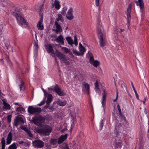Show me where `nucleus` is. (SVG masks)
I'll use <instances>...</instances> for the list:
<instances>
[{"label": "nucleus", "mask_w": 149, "mask_h": 149, "mask_svg": "<svg viewBox=\"0 0 149 149\" xmlns=\"http://www.w3.org/2000/svg\"><path fill=\"white\" fill-rule=\"evenodd\" d=\"M13 14L15 17L17 23L20 26L24 28L27 27L28 26V22L23 17L15 12H13Z\"/></svg>", "instance_id": "obj_1"}, {"label": "nucleus", "mask_w": 149, "mask_h": 149, "mask_svg": "<svg viewBox=\"0 0 149 149\" xmlns=\"http://www.w3.org/2000/svg\"><path fill=\"white\" fill-rule=\"evenodd\" d=\"M54 41L61 43L62 45H64V38L63 37L61 34L59 35L58 37L54 40Z\"/></svg>", "instance_id": "obj_17"}, {"label": "nucleus", "mask_w": 149, "mask_h": 149, "mask_svg": "<svg viewBox=\"0 0 149 149\" xmlns=\"http://www.w3.org/2000/svg\"><path fill=\"white\" fill-rule=\"evenodd\" d=\"M18 143L20 144H22V143H24V141H18Z\"/></svg>", "instance_id": "obj_63"}, {"label": "nucleus", "mask_w": 149, "mask_h": 149, "mask_svg": "<svg viewBox=\"0 0 149 149\" xmlns=\"http://www.w3.org/2000/svg\"><path fill=\"white\" fill-rule=\"evenodd\" d=\"M118 92L117 91L116 97L115 99L113 100V102H115V101H116L118 99Z\"/></svg>", "instance_id": "obj_55"}, {"label": "nucleus", "mask_w": 149, "mask_h": 149, "mask_svg": "<svg viewBox=\"0 0 149 149\" xmlns=\"http://www.w3.org/2000/svg\"><path fill=\"white\" fill-rule=\"evenodd\" d=\"M100 0H95V5L98 7L99 6Z\"/></svg>", "instance_id": "obj_50"}, {"label": "nucleus", "mask_w": 149, "mask_h": 149, "mask_svg": "<svg viewBox=\"0 0 149 149\" xmlns=\"http://www.w3.org/2000/svg\"><path fill=\"white\" fill-rule=\"evenodd\" d=\"M61 49L64 51V52L66 54L68 53L69 54L72 56H73L72 53L68 48L65 47H62Z\"/></svg>", "instance_id": "obj_23"}, {"label": "nucleus", "mask_w": 149, "mask_h": 149, "mask_svg": "<svg viewBox=\"0 0 149 149\" xmlns=\"http://www.w3.org/2000/svg\"><path fill=\"white\" fill-rule=\"evenodd\" d=\"M97 32L99 33V31L101 30V29L102 28L103 29V32L104 31V29L103 26L101 25V22L99 19H98L97 21Z\"/></svg>", "instance_id": "obj_25"}, {"label": "nucleus", "mask_w": 149, "mask_h": 149, "mask_svg": "<svg viewBox=\"0 0 149 149\" xmlns=\"http://www.w3.org/2000/svg\"><path fill=\"white\" fill-rule=\"evenodd\" d=\"M83 86L86 89V91L88 93H89V85L87 83L84 81L83 82Z\"/></svg>", "instance_id": "obj_22"}, {"label": "nucleus", "mask_w": 149, "mask_h": 149, "mask_svg": "<svg viewBox=\"0 0 149 149\" xmlns=\"http://www.w3.org/2000/svg\"><path fill=\"white\" fill-rule=\"evenodd\" d=\"M3 28H2V29H0V33L1 34L3 32Z\"/></svg>", "instance_id": "obj_61"}, {"label": "nucleus", "mask_w": 149, "mask_h": 149, "mask_svg": "<svg viewBox=\"0 0 149 149\" xmlns=\"http://www.w3.org/2000/svg\"><path fill=\"white\" fill-rule=\"evenodd\" d=\"M73 10V8H70L67 13L66 17L69 20H71L74 18V16L72 14Z\"/></svg>", "instance_id": "obj_12"}, {"label": "nucleus", "mask_w": 149, "mask_h": 149, "mask_svg": "<svg viewBox=\"0 0 149 149\" xmlns=\"http://www.w3.org/2000/svg\"><path fill=\"white\" fill-rule=\"evenodd\" d=\"M45 122V117L40 115L35 116L33 118L32 121V122L38 126L41 125L42 124L44 123Z\"/></svg>", "instance_id": "obj_2"}, {"label": "nucleus", "mask_w": 149, "mask_h": 149, "mask_svg": "<svg viewBox=\"0 0 149 149\" xmlns=\"http://www.w3.org/2000/svg\"><path fill=\"white\" fill-rule=\"evenodd\" d=\"M80 52H81L80 53H81V55L83 56L84 54V53L86 51V49L83 46L80 47L79 48Z\"/></svg>", "instance_id": "obj_37"}, {"label": "nucleus", "mask_w": 149, "mask_h": 149, "mask_svg": "<svg viewBox=\"0 0 149 149\" xmlns=\"http://www.w3.org/2000/svg\"><path fill=\"white\" fill-rule=\"evenodd\" d=\"M95 86V92L97 93H99L100 94V89L98 85V81L97 80H96L95 83L94 84Z\"/></svg>", "instance_id": "obj_24"}, {"label": "nucleus", "mask_w": 149, "mask_h": 149, "mask_svg": "<svg viewBox=\"0 0 149 149\" xmlns=\"http://www.w3.org/2000/svg\"><path fill=\"white\" fill-rule=\"evenodd\" d=\"M52 131V128L49 126H46L40 130V133L44 136L49 135Z\"/></svg>", "instance_id": "obj_8"}, {"label": "nucleus", "mask_w": 149, "mask_h": 149, "mask_svg": "<svg viewBox=\"0 0 149 149\" xmlns=\"http://www.w3.org/2000/svg\"><path fill=\"white\" fill-rule=\"evenodd\" d=\"M43 16L40 19L38 22H40V23H42L43 21Z\"/></svg>", "instance_id": "obj_59"}, {"label": "nucleus", "mask_w": 149, "mask_h": 149, "mask_svg": "<svg viewBox=\"0 0 149 149\" xmlns=\"http://www.w3.org/2000/svg\"><path fill=\"white\" fill-rule=\"evenodd\" d=\"M45 96L47 97L46 103H47V104H49L52 100L53 97L52 95L50 94H48L47 95H45Z\"/></svg>", "instance_id": "obj_21"}, {"label": "nucleus", "mask_w": 149, "mask_h": 149, "mask_svg": "<svg viewBox=\"0 0 149 149\" xmlns=\"http://www.w3.org/2000/svg\"><path fill=\"white\" fill-rule=\"evenodd\" d=\"M45 119H46L48 120H50L52 119V116H51L49 115L48 114H46L45 116Z\"/></svg>", "instance_id": "obj_42"}, {"label": "nucleus", "mask_w": 149, "mask_h": 149, "mask_svg": "<svg viewBox=\"0 0 149 149\" xmlns=\"http://www.w3.org/2000/svg\"><path fill=\"white\" fill-rule=\"evenodd\" d=\"M28 135L31 138H33L34 137V136L31 133V131H30L29 132L27 133Z\"/></svg>", "instance_id": "obj_46"}, {"label": "nucleus", "mask_w": 149, "mask_h": 149, "mask_svg": "<svg viewBox=\"0 0 149 149\" xmlns=\"http://www.w3.org/2000/svg\"><path fill=\"white\" fill-rule=\"evenodd\" d=\"M12 140V134L10 132L9 133L7 138L6 144L8 145L10 144Z\"/></svg>", "instance_id": "obj_20"}, {"label": "nucleus", "mask_w": 149, "mask_h": 149, "mask_svg": "<svg viewBox=\"0 0 149 149\" xmlns=\"http://www.w3.org/2000/svg\"><path fill=\"white\" fill-rule=\"evenodd\" d=\"M46 99V97H45L37 105L39 106H41L43 105L45 103V100Z\"/></svg>", "instance_id": "obj_43"}, {"label": "nucleus", "mask_w": 149, "mask_h": 149, "mask_svg": "<svg viewBox=\"0 0 149 149\" xmlns=\"http://www.w3.org/2000/svg\"><path fill=\"white\" fill-rule=\"evenodd\" d=\"M18 145L17 144V145L16 146L15 143L14 142L8 147V149H16Z\"/></svg>", "instance_id": "obj_28"}, {"label": "nucleus", "mask_w": 149, "mask_h": 149, "mask_svg": "<svg viewBox=\"0 0 149 149\" xmlns=\"http://www.w3.org/2000/svg\"><path fill=\"white\" fill-rule=\"evenodd\" d=\"M28 111L30 114L39 113L41 112V109L40 107H34L33 106H29L28 108Z\"/></svg>", "instance_id": "obj_7"}, {"label": "nucleus", "mask_w": 149, "mask_h": 149, "mask_svg": "<svg viewBox=\"0 0 149 149\" xmlns=\"http://www.w3.org/2000/svg\"><path fill=\"white\" fill-rule=\"evenodd\" d=\"M73 53L75 54L78 56H79L81 55V53H80V52H79L76 49H73Z\"/></svg>", "instance_id": "obj_41"}, {"label": "nucleus", "mask_w": 149, "mask_h": 149, "mask_svg": "<svg viewBox=\"0 0 149 149\" xmlns=\"http://www.w3.org/2000/svg\"><path fill=\"white\" fill-rule=\"evenodd\" d=\"M49 104H47V103H46V105L44 106V108L45 109L48 108L49 107Z\"/></svg>", "instance_id": "obj_57"}, {"label": "nucleus", "mask_w": 149, "mask_h": 149, "mask_svg": "<svg viewBox=\"0 0 149 149\" xmlns=\"http://www.w3.org/2000/svg\"><path fill=\"white\" fill-rule=\"evenodd\" d=\"M117 108L118 110L119 111V114L121 115V113H122V112H121V110L120 105H117Z\"/></svg>", "instance_id": "obj_47"}, {"label": "nucleus", "mask_w": 149, "mask_h": 149, "mask_svg": "<svg viewBox=\"0 0 149 149\" xmlns=\"http://www.w3.org/2000/svg\"><path fill=\"white\" fill-rule=\"evenodd\" d=\"M123 144L122 142L117 141L114 144L115 149H120L122 146Z\"/></svg>", "instance_id": "obj_19"}, {"label": "nucleus", "mask_w": 149, "mask_h": 149, "mask_svg": "<svg viewBox=\"0 0 149 149\" xmlns=\"http://www.w3.org/2000/svg\"><path fill=\"white\" fill-rule=\"evenodd\" d=\"M23 145L25 146H27L28 145V143L26 142H24Z\"/></svg>", "instance_id": "obj_64"}, {"label": "nucleus", "mask_w": 149, "mask_h": 149, "mask_svg": "<svg viewBox=\"0 0 149 149\" xmlns=\"http://www.w3.org/2000/svg\"><path fill=\"white\" fill-rule=\"evenodd\" d=\"M49 142L51 144L55 145L57 142V140L56 139L51 138L49 141Z\"/></svg>", "instance_id": "obj_35"}, {"label": "nucleus", "mask_w": 149, "mask_h": 149, "mask_svg": "<svg viewBox=\"0 0 149 149\" xmlns=\"http://www.w3.org/2000/svg\"><path fill=\"white\" fill-rule=\"evenodd\" d=\"M66 39L69 44L71 45L74 44V42L70 37H68L66 38Z\"/></svg>", "instance_id": "obj_27"}, {"label": "nucleus", "mask_w": 149, "mask_h": 149, "mask_svg": "<svg viewBox=\"0 0 149 149\" xmlns=\"http://www.w3.org/2000/svg\"><path fill=\"white\" fill-rule=\"evenodd\" d=\"M55 54L56 56L58 57L63 62L65 63V65H69L70 62L67 60L66 58L65 57V56L64 55L61 53L57 49L56 50Z\"/></svg>", "instance_id": "obj_5"}, {"label": "nucleus", "mask_w": 149, "mask_h": 149, "mask_svg": "<svg viewBox=\"0 0 149 149\" xmlns=\"http://www.w3.org/2000/svg\"><path fill=\"white\" fill-rule=\"evenodd\" d=\"M58 17L56 19V21H55L54 22V24L56 29L54 30L57 34H58L59 32H61L62 31L61 26L57 22L60 20L61 22H63L64 21L61 14H58Z\"/></svg>", "instance_id": "obj_3"}, {"label": "nucleus", "mask_w": 149, "mask_h": 149, "mask_svg": "<svg viewBox=\"0 0 149 149\" xmlns=\"http://www.w3.org/2000/svg\"><path fill=\"white\" fill-rule=\"evenodd\" d=\"M119 116L120 117L121 119L122 120H124L125 122H126L127 120L125 117L121 113V114H119Z\"/></svg>", "instance_id": "obj_45"}, {"label": "nucleus", "mask_w": 149, "mask_h": 149, "mask_svg": "<svg viewBox=\"0 0 149 149\" xmlns=\"http://www.w3.org/2000/svg\"><path fill=\"white\" fill-rule=\"evenodd\" d=\"M146 98H147V97H145L144 98V100H143L141 101V102H143V104H145V102L146 101Z\"/></svg>", "instance_id": "obj_58"}, {"label": "nucleus", "mask_w": 149, "mask_h": 149, "mask_svg": "<svg viewBox=\"0 0 149 149\" xmlns=\"http://www.w3.org/2000/svg\"><path fill=\"white\" fill-rule=\"evenodd\" d=\"M19 88L20 91H21L22 90H23L24 88V83L22 80L21 81V84L19 85Z\"/></svg>", "instance_id": "obj_39"}, {"label": "nucleus", "mask_w": 149, "mask_h": 149, "mask_svg": "<svg viewBox=\"0 0 149 149\" xmlns=\"http://www.w3.org/2000/svg\"><path fill=\"white\" fill-rule=\"evenodd\" d=\"M16 111L20 112L21 113L24 112L25 110L22 107H17L16 110Z\"/></svg>", "instance_id": "obj_31"}, {"label": "nucleus", "mask_w": 149, "mask_h": 149, "mask_svg": "<svg viewBox=\"0 0 149 149\" xmlns=\"http://www.w3.org/2000/svg\"><path fill=\"white\" fill-rule=\"evenodd\" d=\"M1 146H5V140L4 137L1 138Z\"/></svg>", "instance_id": "obj_40"}, {"label": "nucleus", "mask_w": 149, "mask_h": 149, "mask_svg": "<svg viewBox=\"0 0 149 149\" xmlns=\"http://www.w3.org/2000/svg\"><path fill=\"white\" fill-rule=\"evenodd\" d=\"M11 116L10 115H9L8 116L7 119V120L8 122L11 121Z\"/></svg>", "instance_id": "obj_52"}, {"label": "nucleus", "mask_w": 149, "mask_h": 149, "mask_svg": "<svg viewBox=\"0 0 149 149\" xmlns=\"http://www.w3.org/2000/svg\"><path fill=\"white\" fill-rule=\"evenodd\" d=\"M107 92L105 90H104L102 93V106L103 109H104V107L105 105V100L106 99V97L107 95Z\"/></svg>", "instance_id": "obj_14"}, {"label": "nucleus", "mask_w": 149, "mask_h": 149, "mask_svg": "<svg viewBox=\"0 0 149 149\" xmlns=\"http://www.w3.org/2000/svg\"><path fill=\"white\" fill-rule=\"evenodd\" d=\"M3 104L4 107V108L6 109H10V106L9 104L5 102V101L3 102Z\"/></svg>", "instance_id": "obj_29"}, {"label": "nucleus", "mask_w": 149, "mask_h": 149, "mask_svg": "<svg viewBox=\"0 0 149 149\" xmlns=\"http://www.w3.org/2000/svg\"><path fill=\"white\" fill-rule=\"evenodd\" d=\"M95 60L94 59V58L93 56H91L90 57L89 60V62L91 64Z\"/></svg>", "instance_id": "obj_48"}, {"label": "nucleus", "mask_w": 149, "mask_h": 149, "mask_svg": "<svg viewBox=\"0 0 149 149\" xmlns=\"http://www.w3.org/2000/svg\"><path fill=\"white\" fill-rule=\"evenodd\" d=\"M61 6L59 1L55 0V6L57 10H58L60 8Z\"/></svg>", "instance_id": "obj_26"}, {"label": "nucleus", "mask_w": 149, "mask_h": 149, "mask_svg": "<svg viewBox=\"0 0 149 149\" xmlns=\"http://www.w3.org/2000/svg\"><path fill=\"white\" fill-rule=\"evenodd\" d=\"M131 84H132V87L133 88V90H134V93L135 94V95H136V98L138 100H139V95H138V93L134 87V86L133 85V83H132V82H131Z\"/></svg>", "instance_id": "obj_33"}, {"label": "nucleus", "mask_w": 149, "mask_h": 149, "mask_svg": "<svg viewBox=\"0 0 149 149\" xmlns=\"http://www.w3.org/2000/svg\"><path fill=\"white\" fill-rule=\"evenodd\" d=\"M47 88L49 91H54L59 96H62L65 95V93L63 91L61 90V89L57 84H56L54 88L52 87H50Z\"/></svg>", "instance_id": "obj_6"}, {"label": "nucleus", "mask_w": 149, "mask_h": 149, "mask_svg": "<svg viewBox=\"0 0 149 149\" xmlns=\"http://www.w3.org/2000/svg\"><path fill=\"white\" fill-rule=\"evenodd\" d=\"M44 5V4L43 3L39 6V7L38 8V9L39 12H41V10L42 8L43 7Z\"/></svg>", "instance_id": "obj_49"}, {"label": "nucleus", "mask_w": 149, "mask_h": 149, "mask_svg": "<svg viewBox=\"0 0 149 149\" xmlns=\"http://www.w3.org/2000/svg\"><path fill=\"white\" fill-rule=\"evenodd\" d=\"M67 10V7L66 6L64 7L61 12V13L63 15L65 16L66 15V12Z\"/></svg>", "instance_id": "obj_36"}, {"label": "nucleus", "mask_w": 149, "mask_h": 149, "mask_svg": "<svg viewBox=\"0 0 149 149\" xmlns=\"http://www.w3.org/2000/svg\"><path fill=\"white\" fill-rule=\"evenodd\" d=\"M137 6H139L141 11L143 12L144 9V3L143 0H137L135 1Z\"/></svg>", "instance_id": "obj_15"}, {"label": "nucleus", "mask_w": 149, "mask_h": 149, "mask_svg": "<svg viewBox=\"0 0 149 149\" xmlns=\"http://www.w3.org/2000/svg\"><path fill=\"white\" fill-rule=\"evenodd\" d=\"M99 33H98V36L99 40L100 46L101 47H102L106 45V40L104 34V32H103L102 29V28L101 30H99Z\"/></svg>", "instance_id": "obj_4"}, {"label": "nucleus", "mask_w": 149, "mask_h": 149, "mask_svg": "<svg viewBox=\"0 0 149 149\" xmlns=\"http://www.w3.org/2000/svg\"><path fill=\"white\" fill-rule=\"evenodd\" d=\"M24 123L23 118L21 117H18L16 118L15 120L14 125L16 126H17L19 124H22Z\"/></svg>", "instance_id": "obj_11"}, {"label": "nucleus", "mask_w": 149, "mask_h": 149, "mask_svg": "<svg viewBox=\"0 0 149 149\" xmlns=\"http://www.w3.org/2000/svg\"><path fill=\"white\" fill-rule=\"evenodd\" d=\"M2 4L3 5V6L6 7L8 6L9 5V3L8 2L5 1V0H3Z\"/></svg>", "instance_id": "obj_38"}, {"label": "nucleus", "mask_w": 149, "mask_h": 149, "mask_svg": "<svg viewBox=\"0 0 149 149\" xmlns=\"http://www.w3.org/2000/svg\"><path fill=\"white\" fill-rule=\"evenodd\" d=\"M42 89L44 93V95L45 96V95H47L49 93H47L46 92V91L45 90V89H44L43 88H42Z\"/></svg>", "instance_id": "obj_53"}, {"label": "nucleus", "mask_w": 149, "mask_h": 149, "mask_svg": "<svg viewBox=\"0 0 149 149\" xmlns=\"http://www.w3.org/2000/svg\"><path fill=\"white\" fill-rule=\"evenodd\" d=\"M77 42V39L76 36H74V42Z\"/></svg>", "instance_id": "obj_62"}, {"label": "nucleus", "mask_w": 149, "mask_h": 149, "mask_svg": "<svg viewBox=\"0 0 149 149\" xmlns=\"http://www.w3.org/2000/svg\"><path fill=\"white\" fill-rule=\"evenodd\" d=\"M100 130H101L103 128L104 125L103 121L102 119L101 120L100 123Z\"/></svg>", "instance_id": "obj_44"}, {"label": "nucleus", "mask_w": 149, "mask_h": 149, "mask_svg": "<svg viewBox=\"0 0 149 149\" xmlns=\"http://www.w3.org/2000/svg\"><path fill=\"white\" fill-rule=\"evenodd\" d=\"M46 50L47 52L49 54H55L53 47L51 44H49L46 46Z\"/></svg>", "instance_id": "obj_16"}, {"label": "nucleus", "mask_w": 149, "mask_h": 149, "mask_svg": "<svg viewBox=\"0 0 149 149\" xmlns=\"http://www.w3.org/2000/svg\"><path fill=\"white\" fill-rule=\"evenodd\" d=\"M32 144L35 148H41L44 146V143L40 140H35L33 141Z\"/></svg>", "instance_id": "obj_9"}, {"label": "nucleus", "mask_w": 149, "mask_h": 149, "mask_svg": "<svg viewBox=\"0 0 149 149\" xmlns=\"http://www.w3.org/2000/svg\"><path fill=\"white\" fill-rule=\"evenodd\" d=\"M95 67H97L100 64V62L97 60H95L91 63Z\"/></svg>", "instance_id": "obj_30"}, {"label": "nucleus", "mask_w": 149, "mask_h": 149, "mask_svg": "<svg viewBox=\"0 0 149 149\" xmlns=\"http://www.w3.org/2000/svg\"><path fill=\"white\" fill-rule=\"evenodd\" d=\"M24 131L26 132L27 133L29 132L30 130L27 128H25V130H24Z\"/></svg>", "instance_id": "obj_60"}, {"label": "nucleus", "mask_w": 149, "mask_h": 149, "mask_svg": "<svg viewBox=\"0 0 149 149\" xmlns=\"http://www.w3.org/2000/svg\"><path fill=\"white\" fill-rule=\"evenodd\" d=\"M67 136L68 134H65L64 135H61L58 138L57 141L58 143L60 144L62 143L64 141L66 140Z\"/></svg>", "instance_id": "obj_13"}, {"label": "nucleus", "mask_w": 149, "mask_h": 149, "mask_svg": "<svg viewBox=\"0 0 149 149\" xmlns=\"http://www.w3.org/2000/svg\"><path fill=\"white\" fill-rule=\"evenodd\" d=\"M37 27H38V30H42L44 29V26L42 23L40 22H38L37 24Z\"/></svg>", "instance_id": "obj_32"}, {"label": "nucleus", "mask_w": 149, "mask_h": 149, "mask_svg": "<svg viewBox=\"0 0 149 149\" xmlns=\"http://www.w3.org/2000/svg\"><path fill=\"white\" fill-rule=\"evenodd\" d=\"M34 47L36 49H37L38 45L37 44H36V42H35V44H34Z\"/></svg>", "instance_id": "obj_56"}, {"label": "nucleus", "mask_w": 149, "mask_h": 149, "mask_svg": "<svg viewBox=\"0 0 149 149\" xmlns=\"http://www.w3.org/2000/svg\"><path fill=\"white\" fill-rule=\"evenodd\" d=\"M131 5L129 4L128 5V8L127 10V12L126 14L127 15V21L128 24H129L130 23V21L131 19V17L130 16V14L131 13Z\"/></svg>", "instance_id": "obj_10"}, {"label": "nucleus", "mask_w": 149, "mask_h": 149, "mask_svg": "<svg viewBox=\"0 0 149 149\" xmlns=\"http://www.w3.org/2000/svg\"><path fill=\"white\" fill-rule=\"evenodd\" d=\"M61 148L62 149H69L67 143L65 142L64 143L62 144Z\"/></svg>", "instance_id": "obj_34"}, {"label": "nucleus", "mask_w": 149, "mask_h": 149, "mask_svg": "<svg viewBox=\"0 0 149 149\" xmlns=\"http://www.w3.org/2000/svg\"><path fill=\"white\" fill-rule=\"evenodd\" d=\"M50 111L51 112H52L55 110V109L52 107H50L49 108Z\"/></svg>", "instance_id": "obj_54"}, {"label": "nucleus", "mask_w": 149, "mask_h": 149, "mask_svg": "<svg viewBox=\"0 0 149 149\" xmlns=\"http://www.w3.org/2000/svg\"><path fill=\"white\" fill-rule=\"evenodd\" d=\"M45 148L46 149H51V146L48 144H46L45 145Z\"/></svg>", "instance_id": "obj_51"}, {"label": "nucleus", "mask_w": 149, "mask_h": 149, "mask_svg": "<svg viewBox=\"0 0 149 149\" xmlns=\"http://www.w3.org/2000/svg\"><path fill=\"white\" fill-rule=\"evenodd\" d=\"M56 103L58 105L63 107L66 104L67 101L65 100L61 101L60 99H59L56 101Z\"/></svg>", "instance_id": "obj_18"}]
</instances>
